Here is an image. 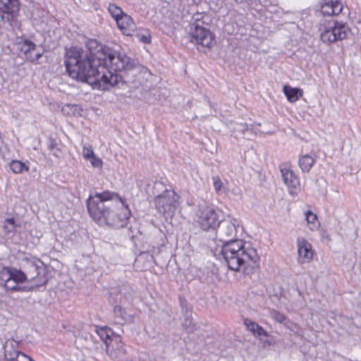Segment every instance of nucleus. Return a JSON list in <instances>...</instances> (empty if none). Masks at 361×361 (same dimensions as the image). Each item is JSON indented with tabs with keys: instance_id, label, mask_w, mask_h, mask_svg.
I'll list each match as a JSON object with an SVG mask.
<instances>
[{
	"instance_id": "a211bd4d",
	"label": "nucleus",
	"mask_w": 361,
	"mask_h": 361,
	"mask_svg": "<svg viewBox=\"0 0 361 361\" xmlns=\"http://www.w3.org/2000/svg\"><path fill=\"white\" fill-rule=\"evenodd\" d=\"M96 332L104 343L106 353L111 354V351L114 349L113 341L115 336L112 329L107 326H99L96 328Z\"/></svg>"
},
{
	"instance_id": "2eb2a0df",
	"label": "nucleus",
	"mask_w": 361,
	"mask_h": 361,
	"mask_svg": "<svg viewBox=\"0 0 361 361\" xmlns=\"http://www.w3.org/2000/svg\"><path fill=\"white\" fill-rule=\"evenodd\" d=\"M297 247L298 262L300 264L310 262L314 255L312 245L304 238H300L297 240Z\"/></svg>"
},
{
	"instance_id": "6ab92c4d",
	"label": "nucleus",
	"mask_w": 361,
	"mask_h": 361,
	"mask_svg": "<svg viewBox=\"0 0 361 361\" xmlns=\"http://www.w3.org/2000/svg\"><path fill=\"white\" fill-rule=\"evenodd\" d=\"M118 29L123 34L127 36L133 35L136 31V25L133 18L126 13H124L116 21Z\"/></svg>"
},
{
	"instance_id": "c85d7f7f",
	"label": "nucleus",
	"mask_w": 361,
	"mask_h": 361,
	"mask_svg": "<svg viewBox=\"0 0 361 361\" xmlns=\"http://www.w3.org/2000/svg\"><path fill=\"white\" fill-rule=\"evenodd\" d=\"M212 181L214 190L217 193H226L228 191V189L225 186L224 182L219 176H213Z\"/></svg>"
},
{
	"instance_id": "aec40b11",
	"label": "nucleus",
	"mask_w": 361,
	"mask_h": 361,
	"mask_svg": "<svg viewBox=\"0 0 361 361\" xmlns=\"http://www.w3.org/2000/svg\"><path fill=\"white\" fill-rule=\"evenodd\" d=\"M316 161V155L305 154L300 157L298 159V165L302 172L308 173Z\"/></svg>"
},
{
	"instance_id": "9b49d317",
	"label": "nucleus",
	"mask_w": 361,
	"mask_h": 361,
	"mask_svg": "<svg viewBox=\"0 0 361 361\" xmlns=\"http://www.w3.org/2000/svg\"><path fill=\"white\" fill-rule=\"evenodd\" d=\"M18 343L13 339H8L4 345L5 361H34L29 356L18 350Z\"/></svg>"
},
{
	"instance_id": "5701e85b",
	"label": "nucleus",
	"mask_w": 361,
	"mask_h": 361,
	"mask_svg": "<svg viewBox=\"0 0 361 361\" xmlns=\"http://www.w3.org/2000/svg\"><path fill=\"white\" fill-rule=\"evenodd\" d=\"M244 324L249 331L252 332L254 335H257L259 336H268L267 331L261 326H259L257 323L249 319H244Z\"/></svg>"
},
{
	"instance_id": "423d86ee",
	"label": "nucleus",
	"mask_w": 361,
	"mask_h": 361,
	"mask_svg": "<svg viewBox=\"0 0 361 361\" xmlns=\"http://www.w3.org/2000/svg\"><path fill=\"white\" fill-rule=\"evenodd\" d=\"M103 65H108L115 72L129 71L136 69L139 65L125 53L109 48L106 49Z\"/></svg>"
},
{
	"instance_id": "dca6fc26",
	"label": "nucleus",
	"mask_w": 361,
	"mask_h": 361,
	"mask_svg": "<svg viewBox=\"0 0 361 361\" xmlns=\"http://www.w3.org/2000/svg\"><path fill=\"white\" fill-rule=\"evenodd\" d=\"M342 3L338 0H322L320 12L323 16H338L343 11Z\"/></svg>"
},
{
	"instance_id": "e433bc0d",
	"label": "nucleus",
	"mask_w": 361,
	"mask_h": 361,
	"mask_svg": "<svg viewBox=\"0 0 361 361\" xmlns=\"http://www.w3.org/2000/svg\"><path fill=\"white\" fill-rule=\"evenodd\" d=\"M141 40L142 42H144L145 43H149L150 42L149 38L148 37H146V36H142V38H141Z\"/></svg>"
},
{
	"instance_id": "4c0bfd02",
	"label": "nucleus",
	"mask_w": 361,
	"mask_h": 361,
	"mask_svg": "<svg viewBox=\"0 0 361 361\" xmlns=\"http://www.w3.org/2000/svg\"><path fill=\"white\" fill-rule=\"evenodd\" d=\"M55 146H56V143L55 142H51L49 146V149H51V150H54V148H55Z\"/></svg>"
},
{
	"instance_id": "c756f323",
	"label": "nucleus",
	"mask_w": 361,
	"mask_h": 361,
	"mask_svg": "<svg viewBox=\"0 0 361 361\" xmlns=\"http://www.w3.org/2000/svg\"><path fill=\"white\" fill-rule=\"evenodd\" d=\"M108 11L111 14V17L116 21L125 13L122 11V9L119 6H116L115 4H109L108 6Z\"/></svg>"
},
{
	"instance_id": "473e14b6",
	"label": "nucleus",
	"mask_w": 361,
	"mask_h": 361,
	"mask_svg": "<svg viewBox=\"0 0 361 361\" xmlns=\"http://www.w3.org/2000/svg\"><path fill=\"white\" fill-rule=\"evenodd\" d=\"M92 166L95 168H102L103 165V161L101 159L97 157L95 154L92 156L90 159H88Z\"/></svg>"
},
{
	"instance_id": "2f4dec72",
	"label": "nucleus",
	"mask_w": 361,
	"mask_h": 361,
	"mask_svg": "<svg viewBox=\"0 0 361 361\" xmlns=\"http://www.w3.org/2000/svg\"><path fill=\"white\" fill-rule=\"evenodd\" d=\"M94 155V153L91 146H83L82 156L85 159H90Z\"/></svg>"
},
{
	"instance_id": "7ed1b4c3",
	"label": "nucleus",
	"mask_w": 361,
	"mask_h": 361,
	"mask_svg": "<svg viewBox=\"0 0 361 361\" xmlns=\"http://www.w3.org/2000/svg\"><path fill=\"white\" fill-rule=\"evenodd\" d=\"M221 254L228 268L233 271H239L243 265L259 266V257L256 249L240 240L223 244Z\"/></svg>"
},
{
	"instance_id": "f8f14e48",
	"label": "nucleus",
	"mask_w": 361,
	"mask_h": 361,
	"mask_svg": "<svg viewBox=\"0 0 361 361\" xmlns=\"http://www.w3.org/2000/svg\"><path fill=\"white\" fill-rule=\"evenodd\" d=\"M9 277L6 281L4 287L7 290L11 291H27V289L30 286H20L18 285L15 284L14 286H11V283L13 282L15 283H23L27 281V276L25 275V271L22 270H18L16 269H12L8 270Z\"/></svg>"
},
{
	"instance_id": "0eeeda50",
	"label": "nucleus",
	"mask_w": 361,
	"mask_h": 361,
	"mask_svg": "<svg viewBox=\"0 0 361 361\" xmlns=\"http://www.w3.org/2000/svg\"><path fill=\"white\" fill-rule=\"evenodd\" d=\"M155 195L156 209L166 216H172L179 206L180 196L172 190L165 189L163 193Z\"/></svg>"
},
{
	"instance_id": "f257e3e1",
	"label": "nucleus",
	"mask_w": 361,
	"mask_h": 361,
	"mask_svg": "<svg viewBox=\"0 0 361 361\" xmlns=\"http://www.w3.org/2000/svg\"><path fill=\"white\" fill-rule=\"evenodd\" d=\"M87 211L99 225L123 228L130 216V210L119 195L109 190L91 194L87 200Z\"/></svg>"
},
{
	"instance_id": "f3484780",
	"label": "nucleus",
	"mask_w": 361,
	"mask_h": 361,
	"mask_svg": "<svg viewBox=\"0 0 361 361\" xmlns=\"http://www.w3.org/2000/svg\"><path fill=\"white\" fill-rule=\"evenodd\" d=\"M19 49L24 53L27 60L32 63H37L43 55V52L40 51H36L33 54V52L37 49V45L29 40H25L20 43L19 44Z\"/></svg>"
},
{
	"instance_id": "ea45409f",
	"label": "nucleus",
	"mask_w": 361,
	"mask_h": 361,
	"mask_svg": "<svg viewBox=\"0 0 361 361\" xmlns=\"http://www.w3.org/2000/svg\"><path fill=\"white\" fill-rule=\"evenodd\" d=\"M15 284L18 285V283H15L13 282L11 283V286H14Z\"/></svg>"
},
{
	"instance_id": "f03ea898",
	"label": "nucleus",
	"mask_w": 361,
	"mask_h": 361,
	"mask_svg": "<svg viewBox=\"0 0 361 361\" xmlns=\"http://www.w3.org/2000/svg\"><path fill=\"white\" fill-rule=\"evenodd\" d=\"M87 50L71 47L66 51L65 66L68 75L73 79L84 78L89 69H94L103 64L106 49L109 47L94 39L86 42Z\"/></svg>"
},
{
	"instance_id": "393cba45",
	"label": "nucleus",
	"mask_w": 361,
	"mask_h": 361,
	"mask_svg": "<svg viewBox=\"0 0 361 361\" xmlns=\"http://www.w3.org/2000/svg\"><path fill=\"white\" fill-rule=\"evenodd\" d=\"M17 227H20V226L16 223L13 218H7L1 223V228L6 235L13 233Z\"/></svg>"
},
{
	"instance_id": "bb28decb",
	"label": "nucleus",
	"mask_w": 361,
	"mask_h": 361,
	"mask_svg": "<svg viewBox=\"0 0 361 361\" xmlns=\"http://www.w3.org/2000/svg\"><path fill=\"white\" fill-rule=\"evenodd\" d=\"M9 166L14 173H21L23 171L28 172L30 170L29 163L27 164L19 160H12Z\"/></svg>"
},
{
	"instance_id": "a878e982",
	"label": "nucleus",
	"mask_w": 361,
	"mask_h": 361,
	"mask_svg": "<svg viewBox=\"0 0 361 361\" xmlns=\"http://www.w3.org/2000/svg\"><path fill=\"white\" fill-rule=\"evenodd\" d=\"M307 226L311 231H317L320 226L317 214L309 210L305 213Z\"/></svg>"
},
{
	"instance_id": "39448f33",
	"label": "nucleus",
	"mask_w": 361,
	"mask_h": 361,
	"mask_svg": "<svg viewBox=\"0 0 361 361\" xmlns=\"http://www.w3.org/2000/svg\"><path fill=\"white\" fill-rule=\"evenodd\" d=\"M23 269L27 281L33 284L27 290H33L35 288L47 284L48 279L46 276L47 269L44 264L39 259L25 257L23 259Z\"/></svg>"
},
{
	"instance_id": "c9c22d12",
	"label": "nucleus",
	"mask_w": 361,
	"mask_h": 361,
	"mask_svg": "<svg viewBox=\"0 0 361 361\" xmlns=\"http://www.w3.org/2000/svg\"><path fill=\"white\" fill-rule=\"evenodd\" d=\"M163 186L164 185L161 182H155L154 185V189H157Z\"/></svg>"
},
{
	"instance_id": "ddd939ff",
	"label": "nucleus",
	"mask_w": 361,
	"mask_h": 361,
	"mask_svg": "<svg viewBox=\"0 0 361 361\" xmlns=\"http://www.w3.org/2000/svg\"><path fill=\"white\" fill-rule=\"evenodd\" d=\"M280 172L283 183L288 188L289 193L294 196L297 195L300 191V180L290 167L284 166H281Z\"/></svg>"
},
{
	"instance_id": "4be33fe9",
	"label": "nucleus",
	"mask_w": 361,
	"mask_h": 361,
	"mask_svg": "<svg viewBox=\"0 0 361 361\" xmlns=\"http://www.w3.org/2000/svg\"><path fill=\"white\" fill-rule=\"evenodd\" d=\"M114 314L116 318L119 319L120 323H133L134 317L128 314L126 309L121 305H116L114 308Z\"/></svg>"
},
{
	"instance_id": "9d476101",
	"label": "nucleus",
	"mask_w": 361,
	"mask_h": 361,
	"mask_svg": "<svg viewBox=\"0 0 361 361\" xmlns=\"http://www.w3.org/2000/svg\"><path fill=\"white\" fill-rule=\"evenodd\" d=\"M238 226L239 224L235 219H221L219 226L216 227V235L223 244L235 241Z\"/></svg>"
},
{
	"instance_id": "b1692460",
	"label": "nucleus",
	"mask_w": 361,
	"mask_h": 361,
	"mask_svg": "<svg viewBox=\"0 0 361 361\" xmlns=\"http://www.w3.org/2000/svg\"><path fill=\"white\" fill-rule=\"evenodd\" d=\"M283 92L290 102H296L302 95V91L300 89L293 88L289 86H285Z\"/></svg>"
},
{
	"instance_id": "f704fd0d",
	"label": "nucleus",
	"mask_w": 361,
	"mask_h": 361,
	"mask_svg": "<svg viewBox=\"0 0 361 361\" xmlns=\"http://www.w3.org/2000/svg\"><path fill=\"white\" fill-rule=\"evenodd\" d=\"M204 18L208 19L209 17L206 13H197L194 14L192 16L193 22H196L197 20H202Z\"/></svg>"
},
{
	"instance_id": "4468645a",
	"label": "nucleus",
	"mask_w": 361,
	"mask_h": 361,
	"mask_svg": "<svg viewBox=\"0 0 361 361\" xmlns=\"http://www.w3.org/2000/svg\"><path fill=\"white\" fill-rule=\"evenodd\" d=\"M190 41L202 47L209 48L214 41V35L207 28L190 29Z\"/></svg>"
},
{
	"instance_id": "1a4fd4ad",
	"label": "nucleus",
	"mask_w": 361,
	"mask_h": 361,
	"mask_svg": "<svg viewBox=\"0 0 361 361\" xmlns=\"http://www.w3.org/2000/svg\"><path fill=\"white\" fill-rule=\"evenodd\" d=\"M197 221L204 231L215 230L219 226L222 217L221 212L213 207H200L197 214Z\"/></svg>"
},
{
	"instance_id": "6e6552de",
	"label": "nucleus",
	"mask_w": 361,
	"mask_h": 361,
	"mask_svg": "<svg viewBox=\"0 0 361 361\" xmlns=\"http://www.w3.org/2000/svg\"><path fill=\"white\" fill-rule=\"evenodd\" d=\"M333 25L329 23L328 26H320V39L322 42L330 44L337 41H341L347 37L350 32V29L344 23L333 22Z\"/></svg>"
},
{
	"instance_id": "cd10ccee",
	"label": "nucleus",
	"mask_w": 361,
	"mask_h": 361,
	"mask_svg": "<svg viewBox=\"0 0 361 361\" xmlns=\"http://www.w3.org/2000/svg\"><path fill=\"white\" fill-rule=\"evenodd\" d=\"M113 344L114 345V349L111 351V355H113V352L115 350V357L120 356L125 353V350L123 348V343L121 342L120 336H114V341H113Z\"/></svg>"
},
{
	"instance_id": "72a5a7b5",
	"label": "nucleus",
	"mask_w": 361,
	"mask_h": 361,
	"mask_svg": "<svg viewBox=\"0 0 361 361\" xmlns=\"http://www.w3.org/2000/svg\"><path fill=\"white\" fill-rule=\"evenodd\" d=\"M206 24H207V23L206 22L205 18H204L202 20L193 22L191 25L190 29L205 28L204 25Z\"/></svg>"
},
{
	"instance_id": "20e7f679",
	"label": "nucleus",
	"mask_w": 361,
	"mask_h": 361,
	"mask_svg": "<svg viewBox=\"0 0 361 361\" xmlns=\"http://www.w3.org/2000/svg\"><path fill=\"white\" fill-rule=\"evenodd\" d=\"M86 79L78 78L77 80L87 82L91 85L93 88L107 90L118 84V75L107 69L103 64L96 68L89 69V73L85 74Z\"/></svg>"
},
{
	"instance_id": "412c9836",
	"label": "nucleus",
	"mask_w": 361,
	"mask_h": 361,
	"mask_svg": "<svg viewBox=\"0 0 361 361\" xmlns=\"http://www.w3.org/2000/svg\"><path fill=\"white\" fill-rule=\"evenodd\" d=\"M4 6V11L0 9L1 19L4 18L2 13L11 14L13 16L19 10V4L18 0H0Z\"/></svg>"
},
{
	"instance_id": "58836bf2",
	"label": "nucleus",
	"mask_w": 361,
	"mask_h": 361,
	"mask_svg": "<svg viewBox=\"0 0 361 361\" xmlns=\"http://www.w3.org/2000/svg\"><path fill=\"white\" fill-rule=\"evenodd\" d=\"M59 151V149H56L54 152H53V155L55 156L56 157H59V154L57 153V152Z\"/></svg>"
},
{
	"instance_id": "7c9ffc66",
	"label": "nucleus",
	"mask_w": 361,
	"mask_h": 361,
	"mask_svg": "<svg viewBox=\"0 0 361 361\" xmlns=\"http://www.w3.org/2000/svg\"><path fill=\"white\" fill-rule=\"evenodd\" d=\"M270 314L271 318L279 323H285L286 320V317L277 310H271Z\"/></svg>"
}]
</instances>
